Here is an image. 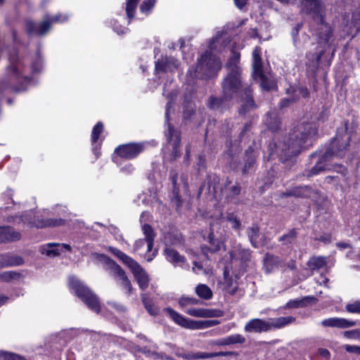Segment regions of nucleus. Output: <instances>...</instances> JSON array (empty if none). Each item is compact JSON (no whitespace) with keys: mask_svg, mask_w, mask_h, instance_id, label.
I'll return each instance as SVG.
<instances>
[{"mask_svg":"<svg viewBox=\"0 0 360 360\" xmlns=\"http://www.w3.org/2000/svg\"><path fill=\"white\" fill-rule=\"evenodd\" d=\"M108 304L112 307L118 312H125L127 311L126 307L122 304L116 302H108Z\"/></svg>","mask_w":360,"mask_h":360,"instance_id":"774afa93","label":"nucleus"},{"mask_svg":"<svg viewBox=\"0 0 360 360\" xmlns=\"http://www.w3.org/2000/svg\"><path fill=\"white\" fill-rule=\"evenodd\" d=\"M179 174L176 169H171L169 174V179L172 181V188H179L177 184Z\"/></svg>","mask_w":360,"mask_h":360,"instance_id":"680f3d73","label":"nucleus"},{"mask_svg":"<svg viewBox=\"0 0 360 360\" xmlns=\"http://www.w3.org/2000/svg\"><path fill=\"white\" fill-rule=\"evenodd\" d=\"M326 257L323 256L310 257L307 265L309 269L314 271H318L326 266Z\"/></svg>","mask_w":360,"mask_h":360,"instance_id":"c9c22d12","label":"nucleus"},{"mask_svg":"<svg viewBox=\"0 0 360 360\" xmlns=\"http://www.w3.org/2000/svg\"><path fill=\"white\" fill-rule=\"evenodd\" d=\"M25 28L26 32L29 36H43L51 30V22L46 18L44 20L40 22L39 24L31 20H27L25 22Z\"/></svg>","mask_w":360,"mask_h":360,"instance_id":"4468645a","label":"nucleus"},{"mask_svg":"<svg viewBox=\"0 0 360 360\" xmlns=\"http://www.w3.org/2000/svg\"><path fill=\"white\" fill-rule=\"evenodd\" d=\"M221 69V62L219 57L212 54L210 51H205L198 59L195 72H202L199 77L207 80L217 77Z\"/></svg>","mask_w":360,"mask_h":360,"instance_id":"39448f33","label":"nucleus"},{"mask_svg":"<svg viewBox=\"0 0 360 360\" xmlns=\"http://www.w3.org/2000/svg\"><path fill=\"white\" fill-rule=\"evenodd\" d=\"M241 74L238 70H229L223 79L221 89L225 98H233L240 91L243 87Z\"/></svg>","mask_w":360,"mask_h":360,"instance_id":"6e6552de","label":"nucleus"},{"mask_svg":"<svg viewBox=\"0 0 360 360\" xmlns=\"http://www.w3.org/2000/svg\"><path fill=\"white\" fill-rule=\"evenodd\" d=\"M94 255L99 262L104 265V269L106 271H110L113 274L115 277H117L120 279V285L127 290L128 295H131L133 290L131 281L121 266L106 255L94 253Z\"/></svg>","mask_w":360,"mask_h":360,"instance_id":"0eeeda50","label":"nucleus"},{"mask_svg":"<svg viewBox=\"0 0 360 360\" xmlns=\"http://www.w3.org/2000/svg\"><path fill=\"white\" fill-rule=\"evenodd\" d=\"M24 264V259L18 255L4 253L0 255V269L18 266Z\"/></svg>","mask_w":360,"mask_h":360,"instance_id":"412c9836","label":"nucleus"},{"mask_svg":"<svg viewBox=\"0 0 360 360\" xmlns=\"http://www.w3.org/2000/svg\"><path fill=\"white\" fill-rule=\"evenodd\" d=\"M281 262L280 257L267 252L264 258V266L267 272H271L279 266Z\"/></svg>","mask_w":360,"mask_h":360,"instance_id":"2f4dec72","label":"nucleus"},{"mask_svg":"<svg viewBox=\"0 0 360 360\" xmlns=\"http://www.w3.org/2000/svg\"><path fill=\"white\" fill-rule=\"evenodd\" d=\"M21 233L11 226H0V243L18 241Z\"/></svg>","mask_w":360,"mask_h":360,"instance_id":"4be33fe9","label":"nucleus"},{"mask_svg":"<svg viewBox=\"0 0 360 360\" xmlns=\"http://www.w3.org/2000/svg\"><path fill=\"white\" fill-rule=\"evenodd\" d=\"M139 1L140 0H126L125 11L129 24L135 18V13Z\"/></svg>","mask_w":360,"mask_h":360,"instance_id":"58836bf2","label":"nucleus"},{"mask_svg":"<svg viewBox=\"0 0 360 360\" xmlns=\"http://www.w3.org/2000/svg\"><path fill=\"white\" fill-rule=\"evenodd\" d=\"M142 231L146 237V243H147V251L150 252L154 246L155 238L156 233L153 228L148 224H144L142 226Z\"/></svg>","mask_w":360,"mask_h":360,"instance_id":"c756f323","label":"nucleus"},{"mask_svg":"<svg viewBox=\"0 0 360 360\" xmlns=\"http://www.w3.org/2000/svg\"><path fill=\"white\" fill-rule=\"evenodd\" d=\"M178 91L176 90H173L168 93L166 96L167 102L166 104V112H170V111L173 109L174 105L175 103V101L177 98Z\"/></svg>","mask_w":360,"mask_h":360,"instance_id":"8fccbe9b","label":"nucleus"},{"mask_svg":"<svg viewBox=\"0 0 360 360\" xmlns=\"http://www.w3.org/2000/svg\"><path fill=\"white\" fill-rule=\"evenodd\" d=\"M60 243H48L44 248L43 253H45L47 256H58L60 254L61 250H60Z\"/></svg>","mask_w":360,"mask_h":360,"instance_id":"c03bdc74","label":"nucleus"},{"mask_svg":"<svg viewBox=\"0 0 360 360\" xmlns=\"http://www.w3.org/2000/svg\"><path fill=\"white\" fill-rule=\"evenodd\" d=\"M298 229H291L286 233L282 235L278 238V241L282 243L283 245L287 248H291L295 243L298 236Z\"/></svg>","mask_w":360,"mask_h":360,"instance_id":"cd10ccee","label":"nucleus"},{"mask_svg":"<svg viewBox=\"0 0 360 360\" xmlns=\"http://www.w3.org/2000/svg\"><path fill=\"white\" fill-rule=\"evenodd\" d=\"M0 357L4 360H25L21 355L4 350L0 351Z\"/></svg>","mask_w":360,"mask_h":360,"instance_id":"5fc2aeb1","label":"nucleus"},{"mask_svg":"<svg viewBox=\"0 0 360 360\" xmlns=\"http://www.w3.org/2000/svg\"><path fill=\"white\" fill-rule=\"evenodd\" d=\"M274 171L270 169L267 172L266 176L264 179V184L259 187L260 191L264 192L265 190L269 188L274 181Z\"/></svg>","mask_w":360,"mask_h":360,"instance_id":"3c124183","label":"nucleus"},{"mask_svg":"<svg viewBox=\"0 0 360 360\" xmlns=\"http://www.w3.org/2000/svg\"><path fill=\"white\" fill-rule=\"evenodd\" d=\"M8 223L27 224L30 228L44 229L58 227L65 225V220L58 219H43L39 214H36L32 210H27L20 215H11L6 217Z\"/></svg>","mask_w":360,"mask_h":360,"instance_id":"20e7f679","label":"nucleus"},{"mask_svg":"<svg viewBox=\"0 0 360 360\" xmlns=\"http://www.w3.org/2000/svg\"><path fill=\"white\" fill-rule=\"evenodd\" d=\"M31 68L33 73H39L43 68V59L39 51H37L35 59L31 64Z\"/></svg>","mask_w":360,"mask_h":360,"instance_id":"09e8293b","label":"nucleus"},{"mask_svg":"<svg viewBox=\"0 0 360 360\" xmlns=\"http://www.w3.org/2000/svg\"><path fill=\"white\" fill-rule=\"evenodd\" d=\"M298 98H282L279 102V108L281 109L285 108L288 107L292 103L297 101Z\"/></svg>","mask_w":360,"mask_h":360,"instance_id":"338daca9","label":"nucleus"},{"mask_svg":"<svg viewBox=\"0 0 360 360\" xmlns=\"http://www.w3.org/2000/svg\"><path fill=\"white\" fill-rule=\"evenodd\" d=\"M134 276L139 284V288L142 290H145L146 288H148L149 285V277L147 272L143 269L135 274Z\"/></svg>","mask_w":360,"mask_h":360,"instance_id":"a19ab883","label":"nucleus"},{"mask_svg":"<svg viewBox=\"0 0 360 360\" xmlns=\"http://www.w3.org/2000/svg\"><path fill=\"white\" fill-rule=\"evenodd\" d=\"M259 151L255 148V143L249 146L244 153V165L241 169L242 175H248L255 170L257 165V158L259 156Z\"/></svg>","mask_w":360,"mask_h":360,"instance_id":"ddd939ff","label":"nucleus"},{"mask_svg":"<svg viewBox=\"0 0 360 360\" xmlns=\"http://www.w3.org/2000/svg\"><path fill=\"white\" fill-rule=\"evenodd\" d=\"M231 99L225 98L223 94L221 97L210 96L207 101L206 105L210 110H221L226 105V103Z\"/></svg>","mask_w":360,"mask_h":360,"instance_id":"b1692460","label":"nucleus"},{"mask_svg":"<svg viewBox=\"0 0 360 360\" xmlns=\"http://www.w3.org/2000/svg\"><path fill=\"white\" fill-rule=\"evenodd\" d=\"M165 311L176 323L186 328H189L190 319L184 317L171 307H167Z\"/></svg>","mask_w":360,"mask_h":360,"instance_id":"7c9ffc66","label":"nucleus"},{"mask_svg":"<svg viewBox=\"0 0 360 360\" xmlns=\"http://www.w3.org/2000/svg\"><path fill=\"white\" fill-rule=\"evenodd\" d=\"M202 302L195 297L182 296L179 300V304L181 307L188 305L200 304Z\"/></svg>","mask_w":360,"mask_h":360,"instance_id":"603ef678","label":"nucleus"},{"mask_svg":"<svg viewBox=\"0 0 360 360\" xmlns=\"http://www.w3.org/2000/svg\"><path fill=\"white\" fill-rule=\"evenodd\" d=\"M229 345L235 344H243L245 342V338L240 334H233L226 336Z\"/></svg>","mask_w":360,"mask_h":360,"instance_id":"6e6d98bb","label":"nucleus"},{"mask_svg":"<svg viewBox=\"0 0 360 360\" xmlns=\"http://www.w3.org/2000/svg\"><path fill=\"white\" fill-rule=\"evenodd\" d=\"M222 314L223 312L220 309L202 308V317L204 318L220 317Z\"/></svg>","mask_w":360,"mask_h":360,"instance_id":"4d7b16f0","label":"nucleus"},{"mask_svg":"<svg viewBox=\"0 0 360 360\" xmlns=\"http://www.w3.org/2000/svg\"><path fill=\"white\" fill-rule=\"evenodd\" d=\"M189 329H203L206 328V323L205 321H193L191 320Z\"/></svg>","mask_w":360,"mask_h":360,"instance_id":"e2e57ef3","label":"nucleus"},{"mask_svg":"<svg viewBox=\"0 0 360 360\" xmlns=\"http://www.w3.org/2000/svg\"><path fill=\"white\" fill-rule=\"evenodd\" d=\"M303 10L307 15H310L316 25L325 23V15L321 11L320 0H304Z\"/></svg>","mask_w":360,"mask_h":360,"instance_id":"f8f14e48","label":"nucleus"},{"mask_svg":"<svg viewBox=\"0 0 360 360\" xmlns=\"http://www.w3.org/2000/svg\"><path fill=\"white\" fill-rule=\"evenodd\" d=\"M325 52L326 50L323 48L317 53H309V55H307L308 61L307 62L306 65L309 68H312L313 70H317Z\"/></svg>","mask_w":360,"mask_h":360,"instance_id":"473e14b6","label":"nucleus"},{"mask_svg":"<svg viewBox=\"0 0 360 360\" xmlns=\"http://www.w3.org/2000/svg\"><path fill=\"white\" fill-rule=\"evenodd\" d=\"M226 220L231 225V228L235 231H239L241 229V221L236 214L233 212H229L226 216Z\"/></svg>","mask_w":360,"mask_h":360,"instance_id":"a18cd8bd","label":"nucleus"},{"mask_svg":"<svg viewBox=\"0 0 360 360\" xmlns=\"http://www.w3.org/2000/svg\"><path fill=\"white\" fill-rule=\"evenodd\" d=\"M251 245L255 248H259L263 245L260 240V228L257 224H252L246 231Z\"/></svg>","mask_w":360,"mask_h":360,"instance_id":"5701e85b","label":"nucleus"},{"mask_svg":"<svg viewBox=\"0 0 360 360\" xmlns=\"http://www.w3.org/2000/svg\"><path fill=\"white\" fill-rule=\"evenodd\" d=\"M252 251L250 249H240L238 255L242 264H246L251 259Z\"/></svg>","mask_w":360,"mask_h":360,"instance_id":"13d9d810","label":"nucleus"},{"mask_svg":"<svg viewBox=\"0 0 360 360\" xmlns=\"http://www.w3.org/2000/svg\"><path fill=\"white\" fill-rule=\"evenodd\" d=\"M157 0H144L140 5L139 11L145 16H148L153 11Z\"/></svg>","mask_w":360,"mask_h":360,"instance_id":"37998d69","label":"nucleus"},{"mask_svg":"<svg viewBox=\"0 0 360 360\" xmlns=\"http://www.w3.org/2000/svg\"><path fill=\"white\" fill-rule=\"evenodd\" d=\"M316 300V298L314 296H306L302 299L290 300L285 304L283 309H287L304 307L311 304L312 302H314Z\"/></svg>","mask_w":360,"mask_h":360,"instance_id":"bb28decb","label":"nucleus"},{"mask_svg":"<svg viewBox=\"0 0 360 360\" xmlns=\"http://www.w3.org/2000/svg\"><path fill=\"white\" fill-rule=\"evenodd\" d=\"M323 327L348 328L356 325V321H349L344 318L331 317L321 321Z\"/></svg>","mask_w":360,"mask_h":360,"instance_id":"6ab92c4d","label":"nucleus"},{"mask_svg":"<svg viewBox=\"0 0 360 360\" xmlns=\"http://www.w3.org/2000/svg\"><path fill=\"white\" fill-rule=\"evenodd\" d=\"M240 108L238 112H249L256 110L257 105L253 98V90L250 86L245 87L240 98Z\"/></svg>","mask_w":360,"mask_h":360,"instance_id":"dca6fc26","label":"nucleus"},{"mask_svg":"<svg viewBox=\"0 0 360 360\" xmlns=\"http://www.w3.org/2000/svg\"><path fill=\"white\" fill-rule=\"evenodd\" d=\"M241 190L240 184L238 182H236L235 184L229 187L223 193L225 195V199L228 202H231L240 195Z\"/></svg>","mask_w":360,"mask_h":360,"instance_id":"4c0bfd02","label":"nucleus"},{"mask_svg":"<svg viewBox=\"0 0 360 360\" xmlns=\"http://www.w3.org/2000/svg\"><path fill=\"white\" fill-rule=\"evenodd\" d=\"M171 202L175 205L176 211H179L181 208L183 200L179 194V188H172Z\"/></svg>","mask_w":360,"mask_h":360,"instance_id":"49530a36","label":"nucleus"},{"mask_svg":"<svg viewBox=\"0 0 360 360\" xmlns=\"http://www.w3.org/2000/svg\"><path fill=\"white\" fill-rule=\"evenodd\" d=\"M254 77L255 79H259V86L264 91L270 92L278 91V82L274 76H268L263 71L254 75Z\"/></svg>","mask_w":360,"mask_h":360,"instance_id":"f3484780","label":"nucleus"},{"mask_svg":"<svg viewBox=\"0 0 360 360\" xmlns=\"http://www.w3.org/2000/svg\"><path fill=\"white\" fill-rule=\"evenodd\" d=\"M163 254L165 256L167 261L173 264H184L186 262V258L179 254V252L170 247H166L163 250Z\"/></svg>","mask_w":360,"mask_h":360,"instance_id":"a878e982","label":"nucleus"},{"mask_svg":"<svg viewBox=\"0 0 360 360\" xmlns=\"http://www.w3.org/2000/svg\"><path fill=\"white\" fill-rule=\"evenodd\" d=\"M245 332L261 333L270 330L269 321L260 319H253L248 321L244 328Z\"/></svg>","mask_w":360,"mask_h":360,"instance_id":"a211bd4d","label":"nucleus"},{"mask_svg":"<svg viewBox=\"0 0 360 360\" xmlns=\"http://www.w3.org/2000/svg\"><path fill=\"white\" fill-rule=\"evenodd\" d=\"M103 131V124L101 122H98L96 125L93 127L91 141V143H95L98 141V139L101 133Z\"/></svg>","mask_w":360,"mask_h":360,"instance_id":"de8ad7c7","label":"nucleus"},{"mask_svg":"<svg viewBox=\"0 0 360 360\" xmlns=\"http://www.w3.org/2000/svg\"><path fill=\"white\" fill-rule=\"evenodd\" d=\"M240 58V53L233 49L231 51V56L229 58L226 67L229 68V70H238V72H242L241 68L238 66Z\"/></svg>","mask_w":360,"mask_h":360,"instance_id":"e433bc0d","label":"nucleus"},{"mask_svg":"<svg viewBox=\"0 0 360 360\" xmlns=\"http://www.w3.org/2000/svg\"><path fill=\"white\" fill-rule=\"evenodd\" d=\"M319 194V191L310 185L292 186L281 193L282 198H311Z\"/></svg>","mask_w":360,"mask_h":360,"instance_id":"9d476101","label":"nucleus"},{"mask_svg":"<svg viewBox=\"0 0 360 360\" xmlns=\"http://www.w3.org/2000/svg\"><path fill=\"white\" fill-rule=\"evenodd\" d=\"M347 312L353 314H360V300H356L352 303H349L345 306Z\"/></svg>","mask_w":360,"mask_h":360,"instance_id":"bf43d9fd","label":"nucleus"},{"mask_svg":"<svg viewBox=\"0 0 360 360\" xmlns=\"http://www.w3.org/2000/svg\"><path fill=\"white\" fill-rule=\"evenodd\" d=\"M235 352H191L185 355V358L188 360L199 359H210L217 356H229L236 355Z\"/></svg>","mask_w":360,"mask_h":360,"instance_id":"aec40b11","label":"nucleus"},{"mask_svg":"<svg viewBox=\"0 0 360 360\" xmlns=\"http://www.w3.org/2000/svg\"><path fill=\"white\" fill-rule=\"evenodd\" d=\"M179 63L173 56H161L155 62V72L156 74L166 73L167 71H173L178 68Z\"/></svg>","mask_w":360,"mask_h":360,"instance_id":"2eb2a0df","label":"nucleus"},{"mask_svg":"<svg viewBox=\"0 0 360 360\" xmlns=\"http://www.w3.org/2000/svg\"><path fill=\"white\" fill-rule=\"evenodd\" d=\"M195 291L197 295L202 300H209L213 296L212 290L205 284H198L195 287Z\"/></svg>","mask_w":360,"mask_h":360,"instance_id":"ea45409f","label":"nucleus"},{"mask_svg":"<svg viewBox=\"0 0 360 360\" xmlns=\"http://www.w3.org/2000/svg\"><path fill=\"white\" fill-rule=\"evenodd\" d=\"M297 91H298L300 96L303 98H309L310 97V91L307 86L304 85H299L297 87Z\"/></svg>","mask_w":360,"mask_h":360,"instance_id":"0e129e2a","label":"nucleus"},{"mask_svg":"<svg viewBox=\"0 0 360 360\" xmlns=\"http://www.w3.org/2000/svg\"><path fill=\"white\" fill-rule=\"evenodd\" d=\"M295 320L296 319L292 316L271 319L269 321V324L270 325V330L272 328H283L295 322Z\"/></svg>","mask_w":360,"mask_h":360,"instance_id":"72a5a7b5","label":"nucleus"},{"mask_svg":"<svg viewBox=\"0 0 360 360\" xmlns=\"http://www.w3.org/2000/svg\"><path fill=\"white\" fill-rule=\"evenodd\" d=\"M165 136L169 148L171 147L170 160L175 161L181 157L180 145L181 141V131L179 129L186 121L191 119L192 114H184L180 117L176 115L178 114H165Z\"/></svg>","mask_w":360,"mask_h":360,"instance_id":"7ed1b4c3","label":"nucleus"},{"mask_svg":"<svg viewBox=\"0 0 360 360\" xmlns=\"http://www.w3.org/2000/svg\"><path fill=\"white\" fill-rule=\"evenodd\" d=\"M303 26L302 22H298L295 25V26L292 29L291 31V36L294 40V41H297V39L299 36V33L300 30L302 29Z\"/></svg>","mask_w":360,"mask_h":360,"instance_id":"69168bd1","label":"nucleus"},{"mask_svg":"<svg viewBox=\"0 0 360 360\" xmlns=\"http://www.w3.org/2000/svg\"><path fill=\"white\" fill-rule=\"evenodd\" d=\"M354 132V126H350L348 120L344 121L338 127L335 136L326 150L323 152L316 151L309 155L310 158L319 157V160L311 169H304L302 176L310 178L324 171L330 170L331 166L330 162L334 158H343L345 155Z\"/></svg>","mask_w":360,"mask_h":360,"instance_id":"f03ea898","label":"nucleus"},{"mask_svg":"<svg viewBox=\"0 0 360 360\" xmlns=\"http://www.w3.org/2000/svg\"><path fill=\"white\" fill-rule=\"evenodd\" d=\"M21 274L15 271H8L0 274V280L4 282H9L11 280L20 278Z\"/></svg>","mask_w":360,"mask_h":360,"instance_id":"864d4df0","label":"nucleus"},{"mask_svg":"<svg viewBox=\"0 0 360 360\" xmlns=\"http://www.w3.org/2000/svg\"><path fill=\"white\" fill-rule=\"evenodd\" d=\"M70 285L76 295L90 310L96 314L101 313V306L99 298L89 287L73 276L70 278Z\"/></svg>","mask_w":360,"mask_h":360,"instance_id":"423d86ee","label":"nucleus"},{"mask_svg":"<svg viewBox=\"0 0 360 360\" xmlns=\"http://www.w3.org/2000/svg\"><path fill=\"white\" fill-rule=\"evenodd\" d=\"M141 298L147 311L152 316H157L159 309L154 305L153 301L147 297L146 294H141Z\"/></svg>","mask_w":360,"mask_h":360,"instance_id":"79ce46f5","label":"nucleus"},{"mask_svg":"<svg viewBox=\"0 0 360 360\" xmlns=\"http://www.w3.org/2000/svg\"><path fill=\"white\" fill-rule=\"evenodd\" d=\"M264 122L267 129L274 133L281 129L282 121L279 114H266Z\"/></svg>","mask_w":360,"mask_h":360,"instance_id":"393cba45","label":"nucleus"},{"mask_svg":"<svg viewBox=\"0 0 360 360\" xmlns=\"http://www.w3.org/2000/svg\"><path fill=\"white\" fill-rule=\"evenodd\" d=\"M145 149V144L143 142L128 143L118 146L115 153L122 158L127 160L134 159L139 155Z\"/></svg>","mask_w":360,"mask_h":360,"instance_id":"1a4fd4ad","label":"nucleus"},{"mask_svg":"<svg viewBox=\"0 0 360 360\" xmlns=\"http://www.w3.org/2000/svg\"><path fill=\"white\" fill-rule=\"evenodd\" d=\"M344 337L348 339L360 338V329L346 330L343 332Z\"/></svg>","mask_w":360,"mask_h":360,"instance_id":"052dcab7","label":"nucleus"},{"mask_svg":"<svg viewBox=\"0 0 360 360\" xmlns=\"http://www.w3.org/2000/svg\"><path fill=\"white\" fill-rule=\"evenodd\" d=\"M252 58L253 75H255L264 71L263 63L261 57V51L259 47L256 46L252 52Z\"/></svg>","mask_w":360,"mask_h":360,"instance_id":"f704fd0d","label":"nucleus"},{"mask_svg":"<svg viewBox=\"0 0 360 360\" xmlns=\"http://www.w3.org/2000/svg\"><path fill=\"white\" fill-rule=\"evenodd\" d=\"M202 238L209 243V245L205 244L201 245L200 247V252L207 260H210L209 254H214L220 251L224 243L215 236L212 228L210 229L208 235L207 236L204 235Z\"/></svg>","mask_w":360,"mask_h":360,"instance_id":"9b49d317","label":"nucleus"},{"mask_svg":"<svg viewBox=\"0 0 360 360\" xmlns=\"http://www.w3.org/2000/svg\"><path fill=\"white\" fill-rule=\"evenodd\" d=\"M292 129L283 141L275 138L268 144L270 156L276 155L282 162H294L300 154L304 144L318 131L320 126L327 120V114H308Z\"/></svg>","mask_w":360,"mask_h":360,"instance_id":"f257e3e1","label":"nucleus"},{"mask_svg":"<svg viewBox=\"0 0 360 360\" xmlns=\"http://www.w3.org/2000/svg\"><path fill=\"white\" fill-rule=\"evenodd\" d=\"M318 25H323L324 26L325 30H318L317 36H318V42L319 44H326L329 42L332 35H333V28L331 26L326 22L325 20V23L323 24H319Z\"/></svg>","mask_w":360,"mask_h":360,"instance_id":"c85d7f7f","label":"nucleus"}]
</instances>
